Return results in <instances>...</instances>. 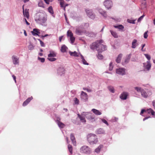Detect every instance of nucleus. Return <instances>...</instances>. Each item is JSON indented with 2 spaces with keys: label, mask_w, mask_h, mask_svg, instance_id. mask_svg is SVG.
Masks as SVG:
<instances>
[{
  "label": "nucleus",
  "mask_w": 155,
  "mask_h": 155,
  "mask_svg": "<svg viewBox=\"0 0 155 155\" xmlns=\"http://www.w3.org/2000/svg\"><path fill=\"white\" fill-rule=\"evenodd\" d=\"M104 130L101 128H100L97 129L96 131V133L97 134H104Z\"/></svg>",
  "instance_id": "b1692460"
},
{
  "label": "nucleus",
  "mask_w": 155,
  "mask_h": 155,
  "mask_svg": "<svg viewBox=\"0 0 155 155\" xmlns=\"http://www.w3.org/2000/svg\"><path fill=\"white\" fill-rule=\"evenodd\" d=\"M96 42H97V44H100V45H102L103 44H101L103 43V41L102 40H101L99 41H97Z\"/></svg>",
  "instance_id": "13d9d810"
},
{
  "label": "nucleus",
  "mask_w": 155,
  "mask_h": 155,
  "mask_svg": "<svg viewBox=\"0 0 155 155\" xmlns=\"http://www.w3.org/2000/svg\"><path fill=\"white\" fill-rule=\"evenodd\" d=\"M34 46L32 44L30 43L29 45L28 46V48L30 50H32L34 49Z\"/></svg>",
  "instance_id": "a19ab883"
},
{
  "label": "nucleus",
  "mask_w": 155,
  "mask_h": 155,
  "mask_svg": "<svg viewBox=\"0 0 155 155\" xmlns=\"http://www.w3.org/2000/svg\"><path fill=\"white\" fill-rule=\"evenodd\" d=\"M148 32V31H146L145 32H144V35H143V37L145 38H147L148 37V35L147 33Z\"/></svg>",
  "instance_id": "603ef678"
},
{
  "label": "nucleus",
  "mask_w": 155,
  "mask_h": 155,
  "mask_svg": "<svg viewBox=\"0 0 155 155\" xmlns=\"http://www.w3.org/2000/svg\"><path fill=\"white\" fill-rule=\"evenodd\" d=\"M134 88L137 92L141 93L142 97L145 98L147 97L148 95L144 89L139 87H135Z\"/></svg>",
  "instance_id": "7ed1b4c3"
},
{
  "label": "nucleus",
  "mask_w": 155,
  "mask_h": 155,
  "mask_svg": "<svg viewBox=\"0 0 155 155\" xmlns=\"http://www.w3.org/2000/svg\"><path fill=\"white\" fill-rule=\"evenodd\" d=\"M57 122L58 127L60 128H63L65 126V125L64 124L60 122L59 120L58 119L57 120Z\"/></svg>",
  "instance_id": "4be33fe9"
},
{
  "label": "nucleus",
  "mask_w": 155,
  "mask_h": 155,
  "mask_svg": "<svg viewBox=\"0 0 155 155\" xmlns=\"http://www.w3.org/2000/svg\"><path fill=\"white\" fill-rule=\"evenodd\" d=\"M85 115L86 118L92 122L94 121H95V117L94 115L90 112L85 113Z\"/></svg>",
  "instance_id": "39448f33"
},
{
  "label": "nucleus",
  "mask_w": 155,
  "mask_h": 155,
  "mask_svg": "<svg viewBox=\"0 0 155 155\" xmlns=\"http://www.w3.org/2000/svg\"><path fill=\"white\" fill-rule=\"evenodd\" d=\"M48 11L51 14H53L54 12L51 6H50L48 8Z\"/></svg>",
  "instance_id": "58836bf2"
},
{
  "label": "nucleus",
  "mask_w": 155,
  "mask_h": 155,
  "mask_svg": "<svg viewBox=\"0 0 155 155\" xmlns=\"http://www.w3.org/2000/svg\"><path fill=\"white\" fill-rule=\"evenodd\" d=\"M98 58L100 59H102L103 58V56L101 54L98 53L97 55Z\"/></svg>",
  "instance_id": "3c124183"
},
{
  "label": "nucleus",
  "mask_w": 155,
  "mask_h": 155,
  "mask_svg": "<svg viewBox=\"0 0 155 155\" xmlns=\"http://www.w3.org/2000/svg\"><path fill=\"white\" fill-rule=\"evenodd\" d=\"M97 10L102 16L104 17L105 18H107V15L106 11H104L101 8H97Z\"/></svg>",
  "instance_id": "f8f14e48"
},
{
  "label": "nucleus",
  "mask_w": 155,
  "mask_h": 155,
  "mask_svg": "<svg viewBox=\"0 0 155 155\" xmlns=\"http://www.w3.org/2000/svg\"><path fill=\"white\" fill-rule=\"evenodd\" d=\"M80 54L81 57V58L82 59V61L83 63L84 64L87 65H88V63H87L86 62V61L84 59V57L81 54Z\"/></svg>",
  "instance_id": "c756f323"
},
{
  "label": "nucleus",
  "mask_w": 155,
  "mask_h": 155,
  "mask_svg": "<svg viewBox=\"0 0 155 155\" xmlns=\"http://www.w3.org/2000/svg\"><path fill=\"white\" fill-rule=\"evenodd\" d=\"M47 59L50 61H54L56 60V58L53 57H48Z\"/></svg>",
  "instance_id": "ea45409f"
},
{
  "label": "nucleus",
  "mask_w": 155,
  "mask_h": 155,
  "mask_svg": "<svg viewBox=\"0 0 155 155\" xmlns=\"http://www.w3.org/2000/svg\"><path fill=\"white\" fill-rule=\"evenodd\" d=\"M101 119L103 122L107 126L109 125V124L106 120H105V119Z\"/></svg>",
  "instance_id": "49530a36"
},
{
  "label": "nucleus",
  "mask_w": 155,
  "mask_h": 155,
  "mask_svg": "<svg viewBox=\"0 0 155 155\" xmlns=\"http://www.w3.org/2000/svg\"><path fill=\"white\" fill-rule=\"evenodd\" d=\"M68 148L69 151L71 154L72 153V146L70 144L68 145Z\"/></svg>",
  "instance_id": "4c0bfd02"
},
{
  "label": "nucleus",
  "mask_w": 155,
  "mask_h": 155,
  "mask_svg": "<svg viewBox=\"0 0 155 155\" xmlns=\"http://www.w3.org/2000/svg\"><path fill=\"white\" fill-rule=\"evenodd\" d=\"M103 4L105 7L108 9L110 8L113 5V3L111 0H105Z\"/></svg>",
  "instance_id": "6e6552de"
},
{
  "label": "nucleus",
  "mask_w": 155,
  "mask_h": 155,
  "mask_svg": "<svg viewBox=\"0 0 155 155\" xmlns=\"http://www.w3.org/2000/svg\"><path fill=\"white\" fill-rule=\"evenodd\" d=\"M145 44H143L141 45L142 48H141V50L142 51H146L145 48L144 49H143V48L145 47Z\"/></svg>",
  "instance_id": "6e6d98bb"
},
{
  "label": "nucleus",
  "mask_w": 155,
  "mask_h": 155,
  "mask_svg": "<svg viewBox=\"0 0 155 155\" xmlns=\"http://www.w3.org/2000/svg\"><path fill=\"white\" fill-rule=\"evenodd\" d=\"M113 66L112 64V63L111 62L109 64V70L112 71L113 70Z\"/></svg>",
  "instance_id": "de8ad7c7"
},
{
  "label": "nucleus",
  "mask_w": 155,
  "mask_h": 155,
  "mask_svg": "<svg viewBox=\"0 0 155 155\" xmlns=\"http://www.w3.org/2000/svg\"><path fill=\"white\" fill-rule=\"evenodd\" d=\"M137 40L136 39H134L132 43V48H136V44L137 42Z\"/></svg>",
  "instance_id": "7c9ffc66"
},
{
  "label": "nucleus",
  "mask_w": 155,
  "mask_h": 155,
  "mask_svg": "<svg viewBox=\"0 0 155 155\" xmlns=\"http://www.w3.org/2000/svg\"><path fill=\"white\" fill-rule=\"evenodd\" d=\"M85 35L89 37H95L96 36V33L91 31H86Z\"/></svg>",
  "instance_id": "ddd939ff"
},
{
  "label": "nucleus",
  "mask_w": 155,
  "mask_h": 155,
  "mask_svg": "<svg viewBox=\"0 0 155 155\" xmlns=\"http://www.w3.org/2000/svg\"><path fill=\"white\" fill-rule=\"evenodd\" d=\"M150 111L151 114L153 115H154L155 113V112L151 108L150 109Z\"/></svg>",
  "instance_id": "bf43d9fd"
},
{
  "label": "nucleus",
  "mask_w": 155,
  "mask_h": 155,
  "mask_svg": "<svg viewBox=\"0 0 155 155\" xmlns=\"http://www.w3.org/2000/svg\"><path fill=\"white\" fill-rule=\"evenodd\" d=\"M32 99L33 97H28L23 103L22 104L23 106H25L27 105L30 102V101L32 100Z\"/></svg>",
  "instance_id": "aec40b11"
},
{
  "label": "nucleus",
  "mask_w": 155,
  "mask_h": 155,
  "mask_svg": "<svg viewBox=\"0 0 155 155\" xmlns=\"http://www.w3.org/2000/svg\"><path fill=\"white\" fill-rule=\"evenodd\" d=\"M32 34L34 36L38 35V34H40V30L37 28H34L33 31H31Z\"/></svg>",
  "instance_id": "dca6fc26"
},
{
  "label": "nucleus",
  "mask_w": 155,
  "mask_h": 155,
  "mask_svg": "<svg viewBox=\"0 0 155 155\" xmlns=\"http://www.w3.org/2000/svg\"><path fill=\"white\" fill-rule=\"evenodd\" d=\"M49 53L48 54V57H54L56 56L57 54L53 50H50L49 51Z\"/></svg>",
  "instance_id": "412c9836"
},
{
  "label": "nucleus",
  "mask_w": 155,
  "mask_h": 155,
  "mask_svg": "<svg viewBox=\"0 0 155 155\" xmlns=\"http://www.w3.org/2000/svg\"><path fill=\"white\" fill-rule=\"evenodd\" d=\"M58 74L60 76L62 75L64 73V69L63 67H60L57 70Z\"/></svg>",
  "instance_id": "4468645a"
},
{
  "label": "nucleus",
  "mask_w": 155,
  "mask_h": 155,
  "mask_svg": "<svg viewBox=\"0 0 155 155\" xmlns=\"http://www.w3.org/2000/svg\"><path fill=\"white\" fill-rule=\"evenodd\" d=\"M60 1V5L61 7L64 6V1L63 0H59Z\"/></svg>",
  "instance_id": "8fccbe9b"
},
{
  "label": "nucleus",
  "mask_w": 155,
  "mask_h": 155,
  "mask_svg": "<svg viewBox=\"0 0 155 155\" xmlns=\"http://www.w3.org/2000/svg\"><path fill=\"white\" fill-rule=\"evenodd\" d=\"M84 26L86 28H88L89 26V24L88 23H84Z\"/></svg>",
  "instance_id": "0e129e2a"
},
{
  "label": "nucleus",
  "mask_w": 155,
  "mask_h": 155,
  "mask_svg": "<svg viewBox=\"0 0 155 155\" xmlns=\"http://www.w3.org/2000/svg\"><path fill=\"white\" fill-rule=\"evenodd\" d=\"M81 97L84 101H86L88 98L87 93L83 91H81Z\"/></svg>",
  "instance_id": "2eb2a0df"
},
{
  "label": "nucleus",
  "mask_w": 155,
  "mask_h": 155,
  "mask_svg": "<svg viewBox=\"0 0 155 155\" xmlns=\"http://www.w3.org/2000/svg\"><path fill=\"white\" fill-rule=\"evenodd\" d=\"M12 77L13 78L15 82L16 83V77L14 75H12Z\"/></svg>",
  "instance_id": "338daca9"
},
{
  "label": "nucleus",
  "mask_w": 155,
  "mask_h": 155,
  "mask_svg": "<svg viewBox=\"0 0 155 155\" xmlns=\"http://www.w3.org/2000/svg\"><path fill=\"white\" fill-rule=\"evenodd\" d=\"M70 138L74 146H76V142L75 140V139L74 134H70Z\"/></svg>",
  "instance_id": "f3484780"
},
{
  "label": "nucleus",
  "mask_w": 155,
  "mask_h": 155,
  "mask_svg": "<svg viewBox=\"0 0 155 155\" xmlns=\"http://www.w3.org/2000/svg\"><path fill=\"white\" fill-rule=\"evenodd\" d=\"M102 46H98V52H101L102 51H104L107 50V47L106 45H102Z\"/></svg>",
  "instance_id": "6ab92c4d"
},
{
  "label": "nucleus",
  "mask_w": 155,
  "mask_h": 155,
  "mask_svg": "<svg viewBox=\"0 0 155 155\" xmlns=\"http://www.w3.org/2000/svg\"><path fill=\"white\" fill-rule=\"evenodd\" d=\"M91 111L95 114L97 115H100L101 114V113L99 110L95 109H93Z\"/></svg>",
  "instance_id": "cd10ccee"
},
{
  "label": "nucleus",
  "mask_w": 155,
  "mask_h": 155,
  "mask_svg": "<svg viewBox=\"0 0 155 155\" xmlns=\"http://www.w3.org/2000/svg\"><path fill=\"white\" fill-rule=\"evenodd\" d=\"M126 70L124 68H119L116 69V73L120 75H124L126 74Z\"/></svg>",
  "instance_id": "1a4fd4ad"
},
{
  "label": "nucleus",
  "mask_w": 155,
  "mask_h": 155,
  "mask_svg": "<svg viewBox=\"0 0 155 155\" xmlns=\"http://www.w3.org/2000/svg\"><path fill=\"white\" fill-rule=\"evenodd\" d=\"M38 40L40 42V44L41 45L42 47H44L45 46V45L44 44V43L43 42H42L40 39H38Z\"/></svg>",
  "instance_id": "09e8293b"
},
{
  "label": "nucleus",
  "mask_w": 155,
  "mask_h": 155,
  "mask_svg": "<svg viewBox=\"0 0 155 155\" xmlns=\"http://www.w3.org/2000/svg\"><path fill=\"white\" fill-rule=\"evenodd\" d=\"M103 146L102 145H99L97 148H96L95 150V152L97 153H99L100 151L101 150Z\"/></svg>",
  "instance_id": "2f4dec72"
},
{
  "label": "nucleus",
  "mask_w": 155,
  "mask_h": 155,
  "mask_svg": "<svg viewBox=\"0 0 155 155\" xmlns=\"http://www.w3.org/2000/svg\"><path fill=\"white\" fill-rule=\"evenodd\" d=\"M122 54H119L116 59V61L117 63H119L120 62L122 57Z\"/></svg>",
  "instance_id": "bb28decb"
},
{
  "label": "nucleus",
  "mask_w": 155,
  "mask_h": 155,
  "mask_svg": "<svg viewBox=\"0 0 155 155\" xmlns=\"http://www.w3.org/2000/svg\"><path fill=\"white\" fill-rule=\"evenodd\" d=\"M87 141L91 145L96 144L98 142L96 135L93 134H90L87 136Z\"/></svg>",
  "instance_id": "f03ea898"
},
{
  "label": "nucleus",
  "mask_w": 155,
  "mask_h": 155,
  "mask_svg": "<svg viewBox=\"0 0 155 155\" xmlns=\"http://www.w3.org/2000/svg\"><path fill=\"white\" fill-rule=\"evenodd\" d=\"M50 35H48V34H46L45 35H41V36H40V37H41V38H42V39H44V38L45 37H46L47 36H50Z\"/></svg>",
  "instance_id": "e2e57ef3"
},
{
  "label": "nucleus",
  "mask_w": 155,
  "mask_h": 155,
  "mask_svg": "<svg viewBox=\"0 0 155 155\" xmlns=\"http://www.w3.org/2000/svg\"><path fill=\"white\" fill-rule=\"evenodd\" d=\"M151 67V65L150 62L149 61L147 62V64L145 68L148 70H149Z\"/></svg>",
  "instance_id": "c9c22d12"
},
{
  "label": "nucleus",
  "mask_w": 155,
  "mask_h": 155,
  "mask_svg": "<svg viewBox=\"0 0 155 155\" xmlns=\"http://www.w3.org/2000/svg\"><path fill=\"white\" fill-rule=\"evenodd\" d=\"M35 20L37 23L42 25L46 21V19L44 15L40 13L36 14L35 17Z\"/></svg>",
  "instance_id": "f257e3e1"
},
{
  "label": "nucleus",
  "mask_w": 155,
  "mask_h": 155,
  "mask_svg": "<svg viewBox=\"0 0 155 155\" xmlns=\"http://www.w3.org/2000/svg\"><path fill=\"white\" fill-rule=\"evenodd\" d=\"M145 112H146V111H145V110H144V109H142L141 110V112L140 113V114L141 115Z\"/></svg>",
  "instance_id": "774afa93"
},
{
  "label": "nucleus",
  "mask_w": 155,
  "mask_h": 155,
  "mask_svg": "<svg viewBox=\"0 0 155 155\" xmlns=\"http://www.w3.org/2000/svg\"><path fill=\"white\" fill-rule=\"evenodd\" d=\"M108 89L112 93H114V88L113 87L110 86L108 87Z\"/></svg>",
  "instance_id": "e433bc0d"
},
{
  "label": "nucleus",
  "mask_w": 155,
  "mask_h": 155,
  "mask_svg": "<svg viewBox=\"0 0 155 155\" xmlns=\"http://www.w3.org/2000/svg\"><path fill=\"white\" fill-rule=\"evenodd\" d=\"M85 11L87 16L91 18L94 19L95 18V14L93 12V11L91 9H87Z\"/></svg>",
  "instance_id": "423d86ee"
},
{
  "label": "nucleus",
  "mask_w": 155,
  "mask_h": 155,
  "mask_svg": "<svg viewBox=\"0 0 155 155\" xmlns=\"http://www.w3.org/2000/svg\"><path fill=\"white\" fill-rule=\"evenodd\" d=\"M74 102L75 104H78L79 103V101L77 98H74Z\"/></svg>",
  "instance_id": "4d7b16f0"
},
{
  "label": "nucleus",
  "mask_w": 155,
  "mask_h": 155,
  "mask_svg": "<svg viewBox=\"0 0 155 155\" xmlns=\"http://www.w3.org/2000/svg\"><path fill=\"white\" fill-rule=\"evenodd\" d=\"M67 49V47L64 45L62 46L61 50L62 52H65L66 51V50Z\"/></svg>",
  "instance_id": "f704fd0d"
},
{
  "label": "nucleus",
  "mask_w": 155,
  "mask_h": 155,
  "mask_svg": "<svg viewBox=\"0 0 155 155\" xmlns=\"http://www.w3.org/2000/svg\"><path fill=\"white\" fill-rule=\"evenodd\" d=\"M130 58V55L127 56L124 60V62L122 63V64L123 65H124L125 64H127L128 63L129 61Z\"/></svg>",
  "instance_id": "393cba45"
},
{
  "label": "nucleus",
  "mask_w": 155,
  "mask_h": 155,
  "mask_svg": "<svg viewBox=\"0 0 155 155\" xmlns=\"http://www.w3.org/2000/svg\"><path fill=\"white\" fill-rule=\"evenodd\" d=\"M144 55L148 60H150V59L151 57L150 55L147 54H144Z\"/></svg>",
  "instance_id": "5fc2aeb1"
},
{
  "label": "nucleus",
  "mask_w": 155,
  "mask_h": 155,
  "mask_svg": "<svg viewBox=\"0 0 155 155\" xmlns=\"http://www.w3.org/2000/svg\"><path fill=\"white\" fill-rule=\"evenodd\" d=\"M12 59L13 64L16 65L18 64L19 63L18 58L16 56H13L12 57Z\"/></svg>",
  "instance_id": "a211bd4d"
},
{
  "label": "nucleus",
  "mask_w": 155,
  "mask_h": 155,
  "mask_svg": "<svg viewBox=\"0 0 155 155\" xmlns=\"http://www.w3.org/2000/svg\"><path fill=\"white\" fill-rule=\"evenodd\" d=\"M127 93L123 92L122 93L120 96V97L121 99L125 100L127 99Z\"/></svg>",
  "instance_id": "5701e85b"
},
{
  "label": "nucleus",
  "mask_w": 155,
  "mask_h": 155,
  "mask_svg": "<svg viewBox=\"0 0 155 155\" xmlns=\"http://www.w3.org/2000/svg\"><path fill=\"white\" fill-rule=\"evenodd\" d=\"M84 28L82 26L77 27L76 28L75 32L78 35H81L83 33H85V31L83 30Z\"/></svg>",
  "instance_id": "0eeeda50"
},
{
  "label": "nucleus",
  "mask_w": 155,
  "mask_h": 155,
  "mask_svg": "<svg viewBox=\"0 0 155 155\" xmlns=\"http://www.w3.org/2000/svg\"><path fill=\"white\" fill-rule=\"evenodd\" d=\"M23 13L24 15L27 18H28L29 17V15L27 9H26L24 11V10L23 7Z\"/></svg>",
  "instance_id": "a878e982"
},
{
  "label": "nucleus",
  "mask_w": 155,
  "mask_h": 155,
  "mask_svg": "<svg viewBox=\"0 0 155 155\" xmlns=\"http://www.w3.org/2000/svg\"><path fill=\"white\" fill-rule=\"evenodd\" d=\"M110 31L111 35L114 37L115 38H118V35L116 32L113 31L112 30H110Z\"/></svg>",
  "instance_id": "473e14b6"
},
{
  "label": "nucleus",
  "mask_w": 155,
  "mask_h": 155,
  "mask_svg": "<svg viewBox=\"0 0 155 155\" xmlns=\"http://www.w3.org/2000/svg\"><path fill=\"white\" fill-rule=\"evenodd\" d=\"M67 35L68 36L70 37L73 36V34L72 33L71 31H70V30H68L67 31Z\"/></svg>",
  "instance_id": "37998d69"
},
{
  "label": "nucleus",
  "mask_w": 155,
  "mask_h": 155,
  "mask_svg": "<svg viewBox=\"0 0 155 155\" xmlns=\"http://www.w3.org/2000/svg\"><path fill=\"white\" fill-rule=\"evenodd\" d=\"M69 53L70 55L71 56H74V57H79V54H78L76 51H74V52H72L71 51H69Z\"/></svg>",
  "instance_id": "c85d7f7f"
},
{
  "label": "nucleus",
  "mask_w": 155,
  "mask_h": 155,
  "mask_svg": "<svg viewBox=\"0 0 155 155\" xmlns=\"http://www.w3.org/2000/svg\"><path fill=\"white\" fill-rule=\"evenodd\" d=\"M144 15H143L142 16H140L138 19V22H139L140 21H141L142 19H143V17H144Z\"/></svg>",
  "instance_id": "680f3d73"
},
{
  "label": "nucleus",
  "mask_w": 155,
  "mask_h": 155,
  "mask_svg": "<svg viewBox=\"0 0 155 155\" xmlns=\"http://www.w3.org/2000/svg\"><path fill=\"white\" fill-rule=\"evenodd\" d=\"M102 46V45H101L98 44L97 42H95L93 43L92 45H90V48L91 49L94 50L95 49H96L97 51H98V50H99V49H98V46Z\"/></svg>",
  "instance_id": "9d476101"
},
{
  "label": "nucleus",
  "mask_w": 155,
  "mask_h": 155,
  "mask_svg": "<svg viewBox=\"0 0 155 155\" xmlns=\"http://www.w3.org/2000/svg\"><path fill=\"white\" fill-rule=\"evenodd\" d=\"M85 112H83L81 115L79 114H77L78 117L80 119V121L83 123H85L86 120L85 119Z\"/></svg>",
  "instance_id": "9b49d317"
},
{
  "label": "nucleus",
  "mask_w": 155,
  "mask_h": 155,
  "mask_svg": "<svg viewBox=\"0 0 155 155\" xmlns=\"http://www.w3.org/2000/svg\"><path fill=\"white\" fill-rule=\"evenodd\" d=\"M44 5L43 2L42 1L40 0L38 2V6L40 7H43Z\"/></svg>",
  "instance_id": "79ce46f5"
},
{
  "label": "nucleus",
  "mask_w": 155,
  "mask_h": 155,
  "mask_svg": "<svg viewBox=\"0 0 155 155\" xmlns=\"http://www.w3.org/2000/svg\"><path fill=\"white\" fill-rule=\"evenodd\" d=\"M127 22L129 23L134 24L135 23V20H131L128 19L127 20Z\"/></svg>",
  "instance_id": "864d4df0"
},
{
  "label": "nucleus",
  "mask_w": 155,
  "mask_h": 155,
  "mask_svg": "<svg viewBox=\"0 0 155 155\" xmlns=\"http://www.w3.org/2000/svg\"><path fill=\"white\" fill-rule=\"evenodd\" d=\"M114 27L117 28H118L120 30H122L124 28V26L122 25H114Z\"/></svg>",
  "instance_id": "72a5a7b5"
},
{
  "label": "nucleus",
  "mask_w": 155,
  "mask_h": 155,
  "mask_svg": "<svg viewBox=\"0 0 155 155\" xmlns=\"http://www.w3.org/2000/svg\"><path fill=\"white\" fill-rule=\"evenodd\" d=\"M38 59L42 63H43L45 61V58H41L39 57H38Z\"/></svg>",
  "instance_id": "c03bdc74"
},
{
  "label": "nucleus",
  "mask_w": 155,
  "mask_h": 155,
  "mask_svg": "<svg viewBox=\"0 0 155 155\" xmlns=\"http://www.w3.org/2000/svg\"><path fill=\"white\" fill-rule=\"evenodd\" d=\"M68 4H65L64 3V6L63 7H62V8H64V10H65V7L66 6H68Z\"/></svg>",
  "instance_id": "69168bd1"
},
{
  "label": "nucleus",
  "mask_w": 155,
  "mask_h": 155,
  "mask_svg": "<svg viewBox=\"0 0 155 155\" xmlns=\"http://www.w3.org/2000/svg\"><path fill=\"white\" fill-rule=\"evenodd\" d=\"M75 40V38L72 36V37H70V40L71 41V43L73 44L74 41Z\"/></svg>",
  "instance_id": "a18cd8bd"
},
{
  "label": "nucleus",
  "mask_w": 155,
  "mask_h": 155,
  "mask_svg": "<svg viewBox=\"0 0 155 155\" xmlns=\"http://www.w3.org/2000/svg\"><path fill=\"white\" fill-rule=\"evenodd\" d=\"M80 152L87 155L90 154L91 153V149L87 146H83L82 147L80 150Z\"/></svg>",
  "instance_id": "20e7f679"
},
{
  "label": "nucleus",
  "mask_w": 155,
  "mask_h": 155,
  "mask_svg": "<svg viewBox=\"0 0 155 155\" xmlns=\"http://www.w3.org/2000/svg\"><path fill=\"white\" fill-rule=\"evenodd\" d=\"M118 119L117 118L114 117V119H112L111 120L112 122H115L117 121Z\"/></svg>",
  "instance_id": "052dcab7"
}]
</instances>
